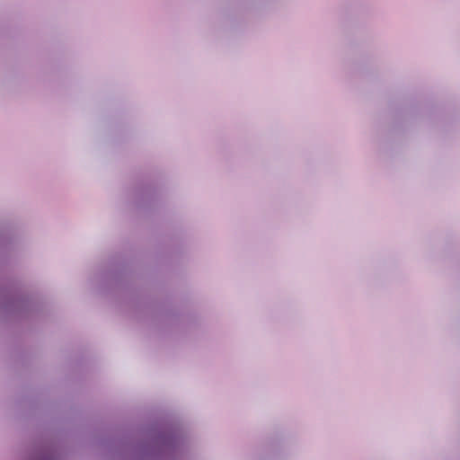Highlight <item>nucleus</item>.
Wrapping results in <instances>:
<instances>
[{
    "instance_id": "f257e3e1",
    "label": "nucleus",
    "mask_w": 460,
    "mask_h": 460,
    "mask_svg": "<svg viewBox=\"0 0 460 460\" xmlns=\"http://www.w3.org/2000/svg\"><path fill=\"white\" fill-rule=\"evenodd\" d=\"M140 452L147 460H169L179 452L178 433H146Z\"/></svg>"
},
{
    "instance_id": "f03ea898",
    "label": "nucleus",
    "mask_w": 460,
    "mask_h": 460,
    "mask_svg": "<svg viewBox=\"0 0 460 460\" xmlns=\"http://www.w3.org/2000/svg\"><path fill=\"white\" fill-rule=\"evenodd\" d=\"M27 460H62L58 445L47 438H38Z\"/></svg>"
}]
</instances>
